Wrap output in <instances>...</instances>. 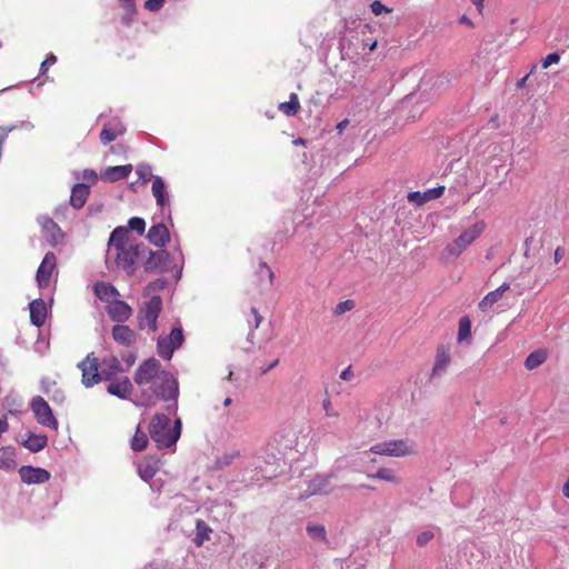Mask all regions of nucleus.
Returning <instances> with one entry per match:
<instances>
[{"instance_id":"1","label":"nucleus","mask_w":569,"mask_h":569,"mask_svg":"<svg viewBox=\"0 0 569 569\" xmlns=\"http://www.w3.org/2000/svg\"><path fill=\"white\" fill-rule=\"evenodd\" d=\"M133 381L139 387L149 386L152 393L164 401L178 399L177 379L171 372L163 369L156 358L146 359L138 366Z\"/></svg>"},{"instance_id":"2","label":"nucleus","mask_w":569,"mask_h":569,"mask_svg":"<svg viewBox=\"0 0 569 569\" xmlns=\"http://www.w3.org/2000/svg\"><path fill=\"white\" fill-rule=\"evenodd\" d=\"M149 435L158 449L170 448L176 445L181 435V420L177 419L171 427V420L164 413H156L149 425Z\"/></svg>"},{"instance_id":"3","label":"nucleus","mask_w":569,"mask_h":569,"mask_svg":"<svg viewBox=\"0 0 569 569\" xmlns=\"http://www.w3.org/2000/svg\"><path fill=\"white\" fill-rule=\"evenodd\" d=\"M369 451L373 455L392 458H403L418 453V446L413 439H393L373 445Z\"/></svg>"},{"instance_id":"4","label":"nucleus","mask_w":569,"mask_h":569,"mask_svg":"<svg viewBox=\"0 0 569 569\" xmlns=\"http://www.w3.org/2000/svg\"><path fill=\"white\" fill-rule=\"evenodd\" d=\"M143 252H148V247L143 243L132 242L127 247H120L114 251V263L118 268L124 270L127 274L132 276L137 262H142Z\"/></svg>"},{"instance_id":"5","label":"nucleus","mask_w":569,"mask_h":569,"mask_svg":"<svg viewBox=\"0 0 569 569\" xmlns=\"http://www.w3.org/2000/svg\"><path fill=\"white\" fill-rule=\"evenodd\" d=\"M162 310V299L159 296H152L138 312L139 329L149 328L152 332L158 329V318Z\"/></svg>"},{"instance_id":"6","label":"nucleus","mask_w":569,"mask_h":569,"mask_svg":"<svg viewBox=\"0 0 569 569\" xmlns=\"http://www.w3.org/2000/svg\"><path fill=\"white\" fill-rule=\"evenodd\" d=\"M30 408L38 423L53 430L58 429L59 422L54 417L49 403L41 396H36L32 398Z\"/></svg>"},{"instance_id":"7","label":"nucleus","mask_w":569,"mask_h":569,"mask_svg":"<svg viewBox=\"0 0 569 569\" xmlns=\"http://www.w3.org/2000/svg\"><path fill=\"white\" fill-rule=\"evenodd\" d=\"M99 359L94 356L93 352L88 353L87 357L78 363V368L82 372V383L89 388L100 382L102 377V371L99 372Z\"/></svg>"},{"instance_id":"8","label":"nucleus","mask_w":569,"mask_h":569,"mask_svg":"<svg viewBox=\"0 0 569 569\" xmlns=\"http://www.w3.org/2000/svg\"><path fill=\"white\" fill-rule=\"evenodd\" d=\"M183 342V332L180 327H176L171 330L168 337H160L157 343L158 355L170 360L176 349H178Z\"/></svg>"},{"instance_id":"9","label":"nucleus","mask_w":569,"mask_h":569,"mask_svg":"<svg viewBox=\"0 0 569 569\" xmlns=\"http://www.w3.org/2000/svg\"><path fill=\"white\" fill-rule=\"evenodd\" d=\"M451 347V343H440L437 347L430 380L441 377L448 371L452 360Z\"/></svg>"},{"instance_id":"10","label":"nucleus","mask_w":569,"mask_h":569,"mask_svg":"<svg viewBox=\"0 0 569 569\" xmlns=\"http://www.w3.org/2000/svg\"><path fill=\"white\" fill-rule=\"evenodd\" d=\"M169 260V253L166 250L152 251L148 248V252L142 254V266L148 273L162 271Z\"/></svg>"},{"instance_id":"11","label":"nucleus","mask_w":569,"mask_h":569,"mask_svg":"<svg viewBox=\"0 0 569 569\" xmlns=\"http://www.w3.org/2000/svg\"><path fill=\"white\" fill-rule=\"evenodd\" d=\"M106 311L110 319L116 322H126L133 313V309L127 302L119 299L110 301L106 307Z\"/></svg>"},{"instance_id":"12","label":"nucleus","mask_w":569,"mask_h":569,"mask_svg":"<svg viewBox=\"0 0 569 569\" xmlns=\"http://www.w3.org/2000/svg\"><path fill=\"white\" fill-rule=\"evenodd\" d=\"M56 256L53 252H47L37 271V281L40 288H47L50 284L52 272L56 268Z\"/></svg>"},{"instance_id":"13","label":"nucleus","mask_w":569,"mask_h":569,"mask_svg":"<svg viewBox=\"0 0 569 569\" xmlns=\"http://www.w3.org/2000/svg\"><path fill=\"white\" fill-rule=\"evenodd\" d=\"M21 480L28 485L44 483L50 479V472L43 468L22 466L19 469Z\"/></svg>"},{"instance_id":"14","label":"nucleus","mask_w":569,"mask_h":569,"mask_svg":"<svg viewBox=\"0 0 569 569\" xmlns=\"http://www.w3.org/2000/svg\"><path fill=\"white\" fill-rule=\"evenodd\" d=\"M111 335L117 343L126 348H131L137 343V333L129 326L116 325L112 327Z\"/></svg>"},{"instance_id":"15","label":"nucleus","mask_w":569,"mask_h":569,"mask_svg":"<svg viewBox=\"0 0 569 569\" xmlns=\"http://www.w3.org/2000/svg\"><path fill=\"white\" fill-rule=\"evenodd\" d=\"M132 242H129V229L126 227H117L111 232L109 238L107 261L110 260L112 253L117 251L120 247H127Z\"/></svg>"},{"instance_id":"16","label":"nucleus","mask_w":569,"mask_h":569,"mask_svg":"<svg viewBox=\"0 0 569 569\" xmlns=\"http://www.w3.org/2000/svg\"><path fill=\"white\" fill-rule=\"evenodd\" d=\"M147 239L156 247H164L170 240L168 227L162 222L152 224L148 230Z\"/></svg>"},{"instance_id":"17","label":"nucleus","mask_w":569,"mask_h":569,"mask_svg":"<svg viewBox=\"0 0 569 569\" xmlns=\"http://www.w3.org/2000/svg\"><path fill=\"white\" fill-rule=\"evenodd\" d=\"M445 187L439 186L436 188L428 189L423 192L412 191L409 192L407 199L409 202L415 203L417 206H422L431 200L438 199L443 194Z\"/></svg>"},{"instance_id":"18","label":"nucleus","mask_w":569,"mask_h":569,"mask_svg":"<svg viewBox=\"0 0 569 569\" xmlns=\"http://www.w3.org/2000/svg\"><path fill=\"white\" fill-rule=\"evenodd\" d=\"M39 223L42 228L43 234L46 239L51 243L56 244L60 239H62V231L59 226L48 216H42L39 218Z\"/></svg>"},{"instance_id":"19","label":"nucleus","mask_w":569,"mask_h":569,"mask_svg":"<svg viewBox=\"0 0 569 569\" xmlns=\"http://www.w3.org/2000/svg\"><path fill=\"white\" fill-rule=\"evenodd\" d=\"M331 491L330 477L317 475L308 482L307 496L327 495Z\"/></svg>"},{"instance_id":"20","label":"nucleus","mask_w":569,"mask_h":569,"mask_svg":"<svg viewBox=\"0 0 569 569\" xmlns=\"http://www.w3.org/2000/svg\"><path fill=\"white\" fill-rule=\"evenodd\" d=\"M132 164L108 167L101 171V179L107 182H116L127 178L132 172Z\"/></svg>"},{"instance_id":"21","label":"nucleus","mask_w":569,"mask_h":569,"mask_svg":"<svg viewBox=\"0 0 569 569\" xmlns=\"http://www.w3.org/2000/svg\"><path fill=\"white\" fill-rule=\"evenodd\" d=\"M109 381L110 383L108 385L107 390L113 396L126 399L132 391V383L128 377H121L120 379H112Z\"/></svg>"},{"instance_id":"22","label":"nucleus","mask_w":569,"mask_h":569,"mask_svg":"<svg viewBox=\"0 0 569 569\" xmlns=\"http://www.w3.org/2000/svg\"><path fill=\"white\" fill-rule=\"evenodd\" d=\"M124 131V126L119 121L104 123L100 132V141L103 144H109L110 142L114 141L119 136H122Z\"/></svg>"},{"instance_id":"23","label":"nucleus","mask_w":569,"mask_h":569,"mask_svg":"<svg viewBox=\"0 0 569 569\" xmlns=\"http://www.w3.org/2000/svg\"><path fill=\"white\" fill-rule=\"evenodd\" d=\"M159 466H160V462L158 459L152 458V457H146L138 465V473L142 480L149 481L159 471Z\"/></svg>"},{"instance_id":"24","label":"nucleus","mask_w":569,"mask_h":569,"mask_svg":"<svg viewBox=\"0 0 569 569\" xmlns=\"http://www.w3.org/2000/svg\"><path fill=\"white\" fill-rule=\"evenodd\" d=\"M90 194V188L87 183H76L71 190L70 203L76 209H81Z\"/></svg>"},{"instance_id":"25","label":"nucleus","mask_w":569,"mask_h":569,"mask_svg":"<svg viewBox=\"0 0 569 569\" xmlns=\"http://www.w3.org/2000/svg\"><path fill=\"white\" fill-rule=\"evenodd\" d=\"M486 222L479 219H469L465 226V247L473 242L486 229Z\"/></svg>"},{"instance_id":"26","label":"nucleus","mask_w":569,"mask_h":569,"mask_svg":"<svg viewBox=\"0 0 569 569\" xmlns=\"http://www.w3.org/2000/svg\"><path fill=\"white\" fill-rule=\"evenodd\" d=\"M29 309L31 322L37 327H41L46 322L47 318V307L43 300H33L32 302H30Z\"/></svg>"},{"instance_id":"27","label":"nucleus","mask_w":569,"mask_h":569,"mask_svg":"<svg viewBox=\"0 0 569 569\" xmlns=\"http://www.w3.org/2000/svg\"><path fill=\"white\" fill-rule=\"evenodd\" d=\"M93 291L101 301L107 303L111 301V298L117 299L120 296L113 284L104 281H98L93 287Z\"/></svg>"},{"instance_id":"28","label":"nucleus","mask_w":569,"mask_h":569,"mask_svg":"<svg viewBox=\"0 0 569 569\" xmlns=\"http://www.w3.org/2000/svg\"><path fill=\"white\" fill-rule=\"evenodd\" d=\"M151 190L153 197L156 198L157 204L163 208L169 202V197L166 191L164 181L161 177H153Z\"/></svg>"},{"instance_id":"29","label":"nucleus","mask_w":569,"mask_h":569,"mask_svg":"<svg viewBox=\"0 0 569 569\" xmlns=\"http://www.w3.org/2000/svg\"><path fill=\"white\" fill-rule=\"evenodd\" d=\"M121 371V363L117 357L104 358L102 360L103 379L112 380Z\"/></svg>"},{"instance_id":"30","label":"nucleus","mask_w":569,"mask_h":569,"mask_svg":"<svg viewBox=\"0 0 569 569\" xmlns=\"http://www.w3.org/2000/svg\"><path fill=\"white\" fill-rule=\"evenodd\" d=\"M509 289V283L503 282L501 286H499L496 290L490 291L487 293L483 299L479 302V307L482 310H486L488 307H491L495 305L498 300L501 299L502 295Z\"/></svg>"},{"instance_id":"31","label":"nucleus","mask_w":569,"mask_h":569,"mask_svg":"<svg viewBox=\"0 0 569 569\" xmlns=\"http://www.w3.org/2000/svg\"><path fill=\"white\" fill-rule=\"evenodd\" d=\"M462 253V236H459L452 243L448 244L442 252L446 262H455Z\"/></svg>"},{"instance_id":"32","label":"nucleus","mask_w":569,"mask_h":569,"mask_svg":"<svg viewBox=\"0 0 569 569\" xmlns=\"http://www.w3.org/2000/svg\"><path fill=\"white\" fill-rule=\"evenodd\" d=\"M300 101L297 93L292 92L289 97V101L281 102L278 107L279 111L288 117L296 116L300 110Z\"/></svg>"},{"instance_id":"33","label":"nucleus","mask_w":569,"mask_h":569,"mask_svg":"<svg viewBox=\"0 0 569 569\" xmlns=\"http://www.w3.org/2000/svg\"><path fill=\"white\" fill-rule=\"evenodd\" d=\"M369 479H380L391 483H400L401 479L391 468H380L375 473H367Z\"/></svg>"},{"instance_id":"34","label":"nucleus","mask_w":569,"mask_h":569,"mask_svg":"<svg viewBox=\"0 0 569 569\" xmlns=\"http://www.w3.org/2000/svg\"><path fill=\"white\" fill-rule=\"evenodd\" d=\"M196 530L197 532L193 541L198 547H201L204 541L210 539V533L212 530L203 520L200 519L197 520Z\"/></svg>"},{"instance_id":"35","label":"nucleus","mask_w":569,"mask_h":569,"mask_svg":"<svg viewBox=\"0 0 569 569\" xmlns=\"http://www.w3.org/2000/svg\"><path fill=\"white\" fill-rule=\"evenodd\" d=\"M547 359L545 350H535L526 358L525 366L527 369L532 370L541 366Z\"/></svg>"},{"instance_id":"36","label":"nucleus","mask_w":569,"mask_h":569,"mask_svg":"<svg viewBox=\"0 0 569 569\" xmlns=\"http://www.w3.org/2000/svg\"><path fill=\"white\" fill-rule=\"evenodd\" d=\"M47 442L48 438L43 435H30L24 441V447L32 452H38L47 446Z\"/></svg>"},{"instance_id":"37","label":"nucleus","mask_w":569,"mask_h":569,"mask_svg":"<svg viewBox=\"0 0 569 569\" xmlns=\"http://www.w3.org/2000/svg\"><path fill=\"white\" fill-rule=\"evenodd\" d=\"M148 446V437L147 433L143 432L140 427H137V430L131 439V448L133 451H142Z\"/></svg>"},{"instance_id":"38","label":"nucleus","mask_w":569,"mask_h":569,"mask_svg":"<svg viewBox=\"0 0 569 569\" xmlns=\"http://www.w3.org/2000/svg\"><path fill=\"white\" fill-rule=\"evenodd\" d=\"M16 466L13 452L8 448L0 449V468L13 469Z\"/></svg>"},{"instance_id":"39","label":"nucleus","mask_w":569,"mask_h":569,"mask_svg":"<svg viewBox=\"0 0 569 569\" xmlns=\"http://www.w3.org/2000/svg\"><path fill=\"white\" fill-rule=\"evenodd\" d=\"M307 532L313 539L327 541L326 528L322 525H308Z\"/></svg>"},{"instance_id":"40","label":"nucleus","mask_w":569,"mask_h":569,"mask_svg":"<svg viewBox=\"0 0 569 569\" xmlns=\"http://www.w3.org/2000/svg\"><path fill=\"white\" fill-rule=\"evenodd\" d=\"M128 229L136 231L138 234H143L146 230V221L140 217L130 218L128 221Z\"/></svg>"},{"instance_id":"41","label":"nucleus","mask_w":569,"mask_h":569,"mask_svg":"<svg viewBox=\"0 0 569 569\" xmlns=\"http://www.w3.org/2000/svg\"><path fill=\"white\" fill-rule=\"evenodd\" d=\"M81 179L83 180L82 183H87L89 187L93 186L98 181V174L96 171L86 169L82 172Z\"/></svg>"},{"instance_id":"42","label":"nucleus","mask_w":569,"mask_h":569,"mask_svg":"<svg viewBox=\"0 0 569 569\" xmlns=\"http://www.w3.org/2000/svg\"><path fill=\"white\" fill-rule=\"evenodd\" d=\"M355 308V302L353 300H346V301H342V302H339L336 308H335V315L336 316H340L347 311H350Z\"/></svg>"},{"instance_id":"43","label":"nucleus","mask_w":569,"mask_h":569,"mask_svg":"<svg viewBox=\"0 0 569 569\" xmlns=\"http://www.w3.org/2000/svg\"><path fill=\"white\" fill-rule=\"evenodd\" d=\"M371 11L375 16H380L382 13H389L392 11V9L386 7L382 2H380L379 0H375L371 6Z\"/></svg>"},{"instance_id":"44","label":"nucleus","mask_w":569,"mask_h":569,"mask_svg":"<svg viewBox=\"0 0 569 569\" xmlns=\"http://www.w3.org/2000/svg\"><path fill=\"white\" fill-rule=\"evenodd\" d=\"M560 61V54L558 52L549 53L546 58L541 60V67L543 69L549 68L551 64L558 63Z\"/></svg>"},{"instance_id":"45","label":"nucleus","mask_w":569,"mask_h":569,"mask_svg":"<svg viewBox=\"0 0 569 569\" xmlns=\"http://www.w3.org/2000/svg\"><path fill=\"white\" fill-rule=\"evenodd\" d=\"M57 62V57L53 53L47 54L46 59L41 62L40 72L41 74H46L48 72L49 66H53Z\"/></svg>"},{"instance_id":"46","label":"nucleus","mask_w":569,"mask_h":569,"mask_svg":"<svg viewBox=\"0 0 569 569\" xmlns=\"http://www.w3.org/2000/svg\"><path fill=\"white\" fill-rule=\"evenodd\" d=\"M433 538V532L432 531H423L421 532L418 537H417V543L419 546H425L426 543H428L431 539Z\"/></svg>"},{"instance_id":"47","label":"nucleus","mask_w":569,"mask_h":569,"mask_svg":"<svg viewBox=\"0 0 569 569\" xmlns=\"http://www.w3.org/2000/svg\"><path fill=\"white\" fill-rule=\"evenodd\" d=\"M163 2L164 0H147L144 7L150 11H157L162 7Z\"/></svg>"},{"instance_id":"48","label":"nucleus","mask_w":569,"mask_h":569,"mask_svg":"<svg viewBox=\"0 0 569 569\" xmlns=\"http://www.w3.org/2000/svg\"><path fill=\"white\" fill-rule=\"evenodd\" d=\"M566 254V249L563 247H557L553 254L555 263H559L561 259Z\"/></svg>"},{"instance_id":"49","label":"nucleus","mask_w":569,"mask_h":569,"mask_svg":"<svg viewBox=\"0 0 569 569\" xmlns=\"http://www.w3.org/2000/svg\"><path fill=\"white\" fill-rule=\"evenodd\" d=\"M471 335V321L465 316V342H467Z\"/></svg>"},{"instance_id":"50","label":"nucleus","mask_w":569,"mask_h":569,"mask_svg":"<svg viewBox=\"0 0 569 569\" xmlns=\"http://www.w3.org/2000/svg\"><path fill=\"white\" fill-rule=\"evenodd\" d=\"M259 267H260V269H263L268 272L269 283L272 284L273 279H274L273 271L270 269V267L266 262H260Z\"/></svg>"},{"instance_id":"51","label":"nucleus","mask_w":569,"mask_h":569,"mask_svg":"<svg viewBox=\"0 0 569 569\" xmlns=\"http://www.w3.org/2000/svg\"><path fill=\"white\" fill-rule=\"evenodd\" d=\"M251 312H252V315L254 317V329H257L260 326L261 321H262V317L259 313L258 309L254 308V307L251 308Z\"/></svg>"},{"instance_id":"52","label":"nucleus","mask_w":569,"mask_h":569,"mask_svg":"<svg viewBox=\"0 0 569 569\" xmlns=\"http://www.w3.org/2000/svg\"><path fill=\"white\" fill-rule=\"evenodd\" d=\"M330 406H331L330 400H329V399H326V400L323 401V409L326 410V415H327L328 417H337V416H338V413H337V412L331 411V410H330Z\"/></svg>"},{"instance_id":"53","label":"nucleus","mask_w":569,"mask_h":569,"mask_svg":"<svg viewBox=\"0 0 569 569\" xmlns=\"http://www.w3.org/2000/svg\"><path fill=\"white\" fill-rule=\"evenodd\" d=\"M17 126H12V127H1L0 128V143L2 142V140L8 136V133L10 131H12L13 129H16Z\"/></svg>"},{"instance_id":"54","label":"nucleus","mask_w":569,"mask_h":569,"mask_svg":"<svg viewBox=\"0 0 569 569\" xmlns=\"http://www.w3.org/2000/svg\"><path fill=\"white\" fill-rule=\"evenodd\" d=\"M164 281L163 280H157L154 282H151L148 284V290H156V289H162L164 287Z\"/></svg>"},{"instance_id":"55","label":"nucleus","mask_w":569,"mask_h":569,"mask_svg":"<svg viewBox=\"0 0 569 569\" xmlns=\"http://www.w3.org/2000/svg\"><path fill=\"white\" fill-rule=\"evenodd\" d=\"M528 79H529V74H526L523 78L519 79L516 82V89L517 90L523 89L526 87V84H527Z\"/></svg>"},{"instance_id":"56","label":"nucleus","mask_w":569,"mask_h":569,"mask_svg":"<svg viewBox=\"0 0 569 569\" xmlns=\"http://www.w3.org/2000/svg\"><path fill=\"white\" fill-rule=\"evenodd\" d=\"M351 376H352V371H351V368L349 367V368L345 369V370L341 372L340 378H341L342 380H348Z\"/></svg>"},{"instance_id":"57","label":"nucleus","mask_w":569,"mask_h":569,"mask_svg":"<svg viewBox=\"0 0 569 569\" xmlns=\"http://www.w3.org/2000/svg\"><path fill=\"white\" fill-rule=\"evenodd\" d=\"M483 1L485 0H472V3L475 4L477 11L481 14L483 9Z\"/></svg>"},{"instance_id":"58","label":"nucleus","mask_w":569,"mask_h":569,"mask_svg":"<svg viewBox=\"0 0 569 569\" xmlns=\"http://www.w3.org/2000/svg\"><path fill=\"white\" fill-rule=\"evenodd\" d=\"M457 339H458V342L462 341V318L458 322Z\"/></svg>"},{"instance_id":"59","label":"nucleus","mask_w":569,"mask_h":569,"mask_svg":"<svg viewBox=\"0 0 569 569\" xmlns=\"http://www.w3.org/2000/svg\"><path fill=\"white\" fill-rule=\"evenodd\" d=\"M348 123H349V121H348L347 119H345V120L340 121V122L337 124V130H338L339 132H342V131L347 128Z\"/></svg>"},{"instance_id":"60","label":"nucleus","mask_w":569,"mask_h":569,"mask_svg":"<svg viewBox=\"0 0 569 569\" xmlns=\"http://www.w3.org/2000/svg\"><path fill=\"white\" fill-rule=\"evenodd\" d=\"M278 362H279V359H274L272 362H270V365L267 368L261 369V372L262 373L268 372L269 370L273 369L278 365Z\"/></svg>"},{"instance_id":"61","label":"nucleus","mask_w":569,"mask_h":569,"mask_svg":"<svg viewBox=\"0 0 569 569\" xmlns=\"http://www.w3.org/2000/svg\"><path fill=\"white\" fill-rule=\"evenodd\" d=\"M126 361V363L130 367L133 365V362L136 361V356L134 355H129L127 358L123 359Z\"/></svg>"},{"instance_id":"62","label":"nucleus","mask_w":569,"mask_h":569,"mask_svg":"<svg viewBox=\"0 0 569 569\" xmlns=\"http://www.w3.org/2000/svg\"><path fill=\"white\" fill-rule=\"evenodd\" d=\"M562 492H563V496L569 499V479L565 482V485L562 487Z\"/></svg>"},{"instance_id":"63","label":"nucleus","mask_w":569,"mask_h":569,"mask_svg":"<svg viewBox=\"0 0 569 569\" xmlns=\"http://www.w3.org/2000/svg\"><path fill=\"white\" fill-rule=\"evenodd\" d=\"M63 399H64V397H63L62 393L54 395L53 398H52V400L56 401V402H58V401L62 402Z\"/></svg>"},{"instance_id":"64","label":"nucleus","mask_w":569,"mask_h":569,"mask_svg":"<svg viewBox=\"0 0 569 569\" xmlns=\"http://www.w3.org/2000/svg\"><path fill=\"white\" fill-rule=\"evenodd\" d=\"M21 127L26 130H31L33 128V126L30 122H22Z\"/></svg>"}]
</instances>
